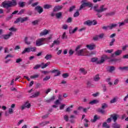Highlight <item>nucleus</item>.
I'll use <instances>...</instances> for the list:
<instances>
[{
    "instance_id": "obj_1",
    "label": "nucleus",
    "mask_w": 128,
    "mask_h": 128,
    "mask_svg": "<svg viewBox=\"0 0 128 128\" xmlns=\"http://www.w3.org/2000/svg\"><path fill=\"white\" fill-rule=\"evenodd\" d=\"M12 2L5 0L2 2L1 6L5 8H8L12 6H16L18 3L16 0H12Z\"/></svg>"
},
{
    "instance_id": "obj_2",
    "label": "nucleus",
    "mask_w": 128,
    "mask_h": 128,
    "mask_svg": "<svg viewBox=\"0 0 128 128\" xmlns=\"http://www.w3.org/2000/svg\"><path fill=\"white\" fill-rule=\"evenodd\" d=\"M82 4L80 6L79 10H82L86 6H89V8H92V4L90 2H88L86 0H82L81 1Z\"/></svg>"
},
{
    "instance_id": "obj_3",
    "label": "nucleus",
    "mask_w": 128,
    "mask_h": 128,
    "mask_svg": "<svg viewBox=\"0 0 128 128\" xmlns=\"http://www.w3.org/2000/svg\"><path fill=\"white\" fill-rule=\"evenodd\" d=\"M36 47L26 48L22 52V54H24L26 52H36Z\"/></svg>"
},
{
    "instance_id": "obj_4",
    "label": "nucleus",
    "mask_w": 128,
    "mask_h": 128,
    "mask_svg": "<svg viewBox=\"0 0 128 128\" xmlns=\"http://www.w3.org/2000/svg\"><path fill=\"white\" fill-rule=\"evenodd\" d=\"M46 40V38H40L36 40V46H40L42 44H44V42Z\"/></svg>"
},
{
    "instance_id": "obj_5",
    "label": "nucleus",
    "mask_w": 128,
    "mask_h": 128,
    "mask_svg": "<svg viewBox=\"0 0 128 128\" xmlns=\"http://www.w3.org/2000/svg\"><path fill=\"white\" fill-rule=\"evenodd\" d=\"M96 6H94V8L96 12H105L108 10V7L104 5H102L100 6L99 9H96Z\"/></svg>"
},
{
    "instance_id": "obj_6",
    "label": "nucleus",
    "mask_w": 128,
    "mask_h": 128,
    "mask_svg": "<svg viewBox=\"0 0 128 128\" xmlns=\"http://www.w3.org/2000/svg\"><path fill=\"white\" fill-rule=\"evenodd\" d=\"M98 24V22L96 20L93 21L90 20H88L84 22V24H86V26H96Z\"/></svg>"
},
{
    "instance_id": "obj_7",
    "label": "nucleus",
    "mask_w": 128,
    "mask_h": 128,
    "mask_svg": "<svg viewBox=\"0 0 128 128\" xmlns=\"http://www.w3.org/2000/svg\"><path fill=\"white\" fill-rule=\"evenodd\" d=\"M28 20V17L24 18H20L16 19V21H14V24H18V22H26Z\"/></svg>"
},
{
    "instance_id": "obj_8",
    "label": "nucleus",
    "mask_w": 128,
    "mask_h": 128,
    "mask_svg": "<svg viewBox=\"0 0 128 128\" xmlns=\"http://www.w3.org/2000/svg\"><path fill=\"white\" fill-rule=\"evenodd\" d=\"M14 108H16V104H11L10 108H9L8 110V113L9 114H14Z\"/></svg>"
},
{
    "instance_id": "obj_9",
    "label": "nucleus",
    "mask_w": 128,
    "mask_h": 128,
    "mask_svg": "<svg viewBox=\"0 0 128 128\" xmlns=\"http://www.w3.org/2000/svg\"><path fill=\"white\" fill-rule=\"evenodd\" d=\"M50 32V30L44 29L40 34V36H46V34H48Z\"/></svg>"
},
{
    "instance_id": "obj_10",
    "label": "nucleus",
    "mask_w": 128,
    "mask_h": 128,
    "mask_svg": "<svg viewBox=\"0 0 128 128\" xmlns=\"http://www.w3.org/2000/svg\"><path fill=\"white\" fill-rule=\"evenodd\" d=\"M107 58H108V56L104 55L101 57V59L100 60L97 61L96 64H102V62H104V61Z\"/></svg>"
},
{
    "instance_id": "obj_11",
    "label": "nucleus",
    "mask_w": 128,
    "mask_h": 128,
    "mask_svg": "<svg viewBox=\"0 0 128 128\" xmlns=\"http://www.w3.org/2000/svg\"><path fill=\"white\" fill-rule=\"evenodd\" d=\"M86 48H87L88 50H94V48H96V44H88L86 45Z\"/></svg>"
},
{
    "instance_id": "obj_12",
    "label": "nucleus",
    "mask_w": 128,
    "mask_h": 128,
    "mask_svg": "<svg viewBox=\"0 0 128 128\" xmlns=\"http://www.w3.org/2000/svg\"><path fill=\"white\" fill-rule=\"evenodd\" d=\"M32 38H30L26 37L24 38L25 44H28V45L30 44V43L32 42Z\"/></svg>"
},
{
    "instance_id": "obj_13",
    "label": "nucleus",
    "mask_w": 128,
    "mask_h": 128,
    "mask_svg": "<svg viewBox=\"0 0 128 128\" xmlns=\"http://www.w3.org/2000/svg\"><path fill=\"white\" fill-rule=\"evenodd\" d=\"M12 36V32H10L8 34H4V35H2V37L3 38H4V40H8V38H10V36Z\"/></svg>"
},
{
    "instance_id": "obj_14",
    "label": "nucleus",
    "mask_w": 128,
    "mask_h": 128,
    "mask_svg": "<svg viewBox=\"0 0 128 128\" xmlns=\"http://www.w3.org/2000/svg\"><path fill=\"white\" fill-rule=\"evenodd\" d=\"M35 10H36V12H38V14H42V12H44V9H42V7H40V6H37L35 8Z\"/></svg>"
},
{
    "instance_id": "obj_15",
    "label": "nucleus",
    "mask_w": 128,
    "mask_h": 128,
    "mask_svg": "<svg viewBox=\"0 0 128 128\" xmlns=\"http://www.w3.org/2000/svg\"><path fill=\"white\" fill-rule=\"evenodd\" d=\"M51 72H52V74H56L54 75V76H58L60 74V72L58 70H54Z\"/></svg>"
},
{
    "instance_id": "obj_16",
    "label": "nucleus",
    "mask_w": 128,
    "mask_h": 128,
    "mask_svg": "<svg viewBox=\"0 0 128 128\" xmlns=\"http://www.w3.org/2000/svg\"><path fill=\"white\" fill-rule=\"evenodd\" d=\"M60 40L57 39L56 40H55L54 41L53 44L50 46V48H53L54 46H58L60 44Z\"/></svg>"
},
{
    "instance_id": "obj_17",
    "label": "nucleus",
    "mask_w": 128,
    "mask_h": 128,
    "mask_svg": "<svg viewBox=\"0 0 128 128\" xmlns=\"http://www.w3.org/2000/svg\"><path fill=\"white\" fill-rule=\"evenodd\" d=\"M62 8V6H57L54 7L53 10L54 12H58V10H60Z\"/></svg>"
},
{
    "instance_id": "obj_18",
    "label": "nucleus",
    "mask_w": 128,
    "mask_h": 128,
    "mask_svg": "<svg viewBox=\"0 0 128 128\" xmlns=\"http://www.w3.org/2000/svg\"><path fill=\"white\" fill-rule=\"evenodd\" d=\"M86 51V48H83L78 51H76L78 56H84V52Z\"/></svg>"
},
{
    "instance_id": "obj_19",
    "label": "nucleus",
    "mask_w": 128,
    "mask_h": 128,
    "mask_svg": "<svg viewBox=\"0 0 128 128\" xmlns=\"http://www.w3.org/2000/svg\"><path fill=\"white\" fill-rule=\"evenodd\" d=\"M122 52V50H117L116 51L114 52V54H112V56H114V54L116 56H120Z\"/></svg>"
},
{
    "instance_id": "obj_20",
    "label": "nucleus",
    "mask_w": 128,
    "mask_h": 128,
    "mask_svg": "<svg viewBox=\"0 0 128 128\" xmlns=\"http://www.w3.org/2000/svg\"><path fill=\"white\" fill-rule=\"evenodd\" d=\"M100 116L98 115H95L94 117V119H92L90 121L92 122H96V120H100Z\"/></svg>"
},
{
    "instance_id": "obj_21",
    "label": "nucleus",
    "mask_w": 128,
    "mask_h": 128,
    "mask_svg": "<svg viewBox=\"0 0 128 128\" xmlns=\"http://www.w3.org/2000/svg\"><path fill=\"white\" fill-rule=\"evenodd\" d=\"M118 100V97L115 96L110 100V104H114Z\"/></svg>"
},
{
    "instance_id": "obj_22",
    "label": "nucleus",
    "mask_w": 128,
    "mask_h": 128,
    "mask_svg": "<svg viewBox=\"0 0 128 128\" xmlns=\"http://www.w3.org/2000/svg\"><path fill=\"white\" fill-rule=\"evenodd\" d=\"M106 70L109 72H112L116 70V68H114V66H108L106 68Z\"/></svg>"
},
{
    "instance_id": "obj_23",
    "label": "nucleus",
    "mask_w": 128,
    "mask_h": 128,
    "mask_svg": "<svg viewBox=\"0 0 128 128\" xmlns=\"http://www.w3.org/2000/svg\"><path fill=\"white\" fill-rule=\"evenodd\" d=\"M50 62H48L45 64H44V63L42 62L41 64V66H42V68H46V66H50Z\"/></svg>"
},
{
    "instance_id": "obj_24",
    "label": "nucleus",
    "mask_w": 128,
    "mask_h": 128,
    "mask_svg": "<svg viewBox=\"0 0 128 128\" xmlns=\"http://www.w3.org/2000/svg\"><path fill=\"white\" fill-rule=\"evenodd\" d=\"M113 120H114V122H116V120H118V114H113L111 116Z\"/></svg>"
},
{
    "instance_id": "obj_25",
    "label": "nucleus",
    "mask_w": 128,
    "mask_h": 128,
    "mask_svg": "<svg viewBox=\"0 0 128 128\" xmlns=\"http://www.w3.org/2000/svg\"><path fill=\"white\" fill-rule=\"evenodd\" d=\"M52 8V6L50 4H46L44 6V8L45 10H48L50 8Z\"/></svg>"
},
{
    "instance_id": "obj_26",
    "label": "nucleus",
    "mask_w": 128,
    "mask_h": 128,
    "mask_svg": "<svg viewBox=\"0 0 128 128\" xmlns=\"http://www.w3.org/2000/svg\"><path fill=\"white\" fill-rule=\"evenodd\" d=\"M89 104H98V100H93L90 101Z\"/></svg>"
},
{
    "instance_id": "obj_27",
    "label": "nucleus",
    "mask_w": 128,
    "mask_h": 128,
    "mask_svg": "<svg viewBox=\"0 0 128 128\" xmlns=\"http://www.w3.org/2000/svg\"><path fill=\"white\" fill-rule=\"evenodd\" d=\"M116 26H118V24H113L109 26V28H110V30H112V28H116Z\"/></svg>"
},
{
    "instance_id": "obj_28",
    "label": "nucleus",
    "mask_w": 128,
    "mask_h": 128,
    "mask_svg": "<svg viewBox=\"0 0 128 128\" xmlns=\"http://www.w3.org/2000/svg\"><path fill=\"white\" fill-rule=\"evenodd\" d=\"M78 27H76L74 30L70 29L69 31L70 34H74L76 30H78Z\"/></svg>"
},
{
    "instance_id": "obj_29",
    "label": "nucleus",
    "mask_w": 128,
    "mask_h": 128,
    "mask_svg": "<svg viewBox=\"0 0 128 128\" xmlns=\"http://www.w3.org/2000/svg\"><path fill=\"white\" fill-rule=\"evenodd\" d=\"M80 72H81V74H86V70L84 68H80Z\"/></svg>"
},
{
    "instance_id": "obj_30",
    "label": "nucleus",
    "mask_w": 128,
    "mask_h": 128,
    "mask_svg": "<svg viewBox=\"0 0 128 128\" xmlns=\"http://www.w3.org/2000/svg\"><path fill=\"white\" fill-rule=\"evenodd\" d=\"M40 92H36L34 94L32 95L30 98H38V96H40Z\"/></svg>"
},
{
    "instance_id": "obj_31",
    "label": "nucleus",
    "mask_w": 128,
    "mask_h": 128,
    "mask_svg": "<svg viewBox=\"0 0 128 128\" xmlns=\"http://www.w3.org/2000/svg\"><path fill=\"white\" fill-rule=\"evenodd\" d=\"M74 108V105H71L70 106L66 108V112H72V109L70 108Z\"/></svg>"
},
{
    "instance_id": "obj_32",
    "label": "nucleus",
    "mask_w": 128,
    "mask_h": 128,
    "mask_svg": "<svg viewBox=\"0 0 128 128\" xmlns=\"http://www.w3.org/2000/svg\"><path fill=\"white\" fill-rule=\"evenodd\" d=\"M52 58V54H46L44 57V58L46 60H50Z\"/></svg>"
},
{
    "instance_id": "obj_33",
    "label": "nucleus",
    "mask_w": 128,
    "mask_h": 128,
    "mask_svg": "<svg viewBox=\"0 0 128 128\" xmlns=\"http://www.w3.org/2000/svg\"><path fill=\"white\" fill-rule=\"evenodd\" d=\"M94 80L95 82H98L100 80V78L98 75H96L94 76Z\"/></svg>"
},
{
    "instance_id": "obj_34",
    "label": "nucleus",
    "mask_w": 128,
    "mask_h": 128,
    "mask_svg": "<svg viewBox=\"0 0 128 128\" xmlns=\"http://www.w3.org/2000/svg\"><path fill=\"white\" fill-rule=\"evenodd\" d=\"M18 4L20 8H24L26 6V2H20Z\"/></svg>"
},
{
    "instance_id": "obj_35",
    "label": "nucleus",
    "mask_w": 128,
    "mask_h": 128,
    "mask_svg": "<svg viewBox=\"0 0 128 128\" xmlns=\"http://www.w3.org/2000/svg\"><path fill=\"white\" fill-rule=\"evenodd\" d=\"M62 12H58L56 14V18H60L62 16Z\"/></svg>"
},
{
    "instance_id": "obj_36",
    "label": "nucleus",
    "mask_w": 128,
    "mask_h": 128,
    "mask_svg": "<svg viewBox=\"0 0 128 128\" xmlns=\"http://www.w3.org/2000/svg\"><path fill=\"white\" fill-rule=\"evenodd\" d=\"M38 76H40V74H36L33 76H30V78H38Z\"/></svg>"
},
{
    "instance_id": "obj_37",
    "label": "nucleus",
    "mask_w": 128,
    "mask_h": 128,
    "mask_svg": "<svg viewBox=\"0 0 128 128\" xmlns=\"http://www.w3.org/2000/svg\"><path fill=\"white\" fill-rule=\"evenodd\" d=\"M112 126L114 128H120V126L116 124H113Z\"/></svg>"
},
{
    "instance_id": "obj_38",
    "label": "nucleus",
    "mask_w": 128,
    "mask_h": 128,
    "mask_svg": "<svg viewBox=\"0 0 128 128\" xmlns=\"http://www.w3.org/2000/svg\"><path fill=\"white\" fill-rule=\"evenodd\" d=\"M119 70H128V66L120 67Z\"/></svg>"
},
{
    "instance_id": "obj_39",
    "label": "nucleus",
    "mask_w": 128,
    "mask_h": 128,
    "mask_svg": "<svg viewBox=\"0 0 128 128\" xmlns=\"http://www.w3.org/2000/svg\"><path fill=\"white\" fill-rule=\"evenodd\" d=\"M124 24H125V23L124 22H118V26L119 28L123 26H124Z\"/></svg>"
},
{
    "instance_id": "obj_40",
    "label": "nucleus",
    "mask_w": 128,
    "mask_h": 128,
    "mask_svg": "<svg viewBox=\"0 0 128 128\" xmlns=\"http://www.w3.org/2000/svg\"><path fill=\"white\" fill-rule=\"evenodd\" d=\"M50 76H46L43 79V80H44V82H46V80H50Z\"/></svg>"
},
{
    "instance_id": "obj_41",
    "label": "nucleus",
    "mask_w": 128,
    "mask_h": 128,
    "mask_svg": "<svg viewBox=\"0 0 128 128\" xmlns=\"http://www.w3.org/2000/svg\"><path fill=\"white\" fill-rule=\"evenodd\" d=\"M80 16V12L76 11L74 14V18H78Z\"/></svg>"
},
{
    "instance_id": "obj_42",
    "label": "nucleus",
    "mask_w": 128,
    "mask_h": 128,
    "mask_svg": "<svg viewBox=\"0 0 128 128\" xmlns=\"http://www.w3.org/2000/svg\"><path fill=\"white\" fill-rule=\"evenodd\" d=\"M56 97L54 96H52L50 99L46 100L47 102H50L52 100H54Z\"/></svg>"
},
{
    "instance_id": "obj_43",
    "label": "nucleus",
    "mask_w": 128,
    "mask_h": 128,
    "mask_svg": "<svg viewBox=\"0 0 128 128\" xmlns=\"http://www.w3.org/2000/svg\"><path fill=\"white\" fill-rule=\"evenodd\" d=\"M24 104H25V106L27 108H30L31 106L30 104L28 103V102H26Z\"/></svg>"
},
{
    "instance_id": "obj_44",
    "label": "nucleus",
    "mask_w": 128,
    "mask_h": 128,
    "mask_svg": "<svg viewBox=\"0 0 128 128\" xmlns=\"http://www.w3.org/2000/svg\"><path fill=\"white\" fill-rule=\"evenodd\" d=\"M114 42H116V39L112 38L111 42L110 43V46H114Z\"/></svg>"
},
{
    "instance_id": "obj_45",
    "label": "nucleus",
    "mask_w": 128,
    "mask_h": 128,
    "mask_svg": "<svg viewBox=\"0 0 128 128\" xmlns=\"http://www.w3.org/2000/svg\"><path fill=\"white\" fill-rule=\"evenodd\" d=\"M22 62V59L19 58L16 60V64H20V62Z\"/></svg>"
},
{
    "instance_id": "obj_46",
    "label": "nucleus",
    "mask_w": 128,
    "mask_h": 128,
    "mask_svg": "<svg viewBox=\"0 0 128 128\" xmlns=\"http://www.w3.org/2000/svg\"><path fill=\"white\" fill-rule=\"evenodd\" d=\"M62 76L64 78H68V73L64 74H62Z\"/></svg>"
},
{
    "instance_id": "obj_47",
    "label": "nucleus",
    "mask_w": 128,
    "mask_h": 128,
    "mask_svg": "<svg viewBox=\"0 0 128 128\" xmlns=\"http://www.w3.org/2000/svg\"><path fill=\"white\" fill-rule=\"evenodd\" d=\"M103 128H110V126H108L106 122H104L103 124Z\"/></svg>"
},
{
    "instance_id": "obj_48",
    "label": "nucleus",
    "mask_w": 128,
    "mask_h": 128,
    "mask_svg": "<svg viewBox=\"0 0 128 128\" xmlns=\"http://www.w3.org/2000/svg\"><path fill=\"white\" fill-rule=\"evenodd\" d=\"M114 52V50L112 49L104 50L105 52H108V54H112V52Z\"/></svg>"
},
{
    "instance_id": "obj_49",
    "label": "nucleus",
    "mask_w": 128,
    "mask_h": 128,
    "mask_svg": "<svg viewBox=\"0 0 128 128\" xmlns=\"http://www.w3.org/2000/svg\"><path fill=\"white\" fill-rule=\"evenodd\" d=\"M102 108L104 109L106 108H108V104L106 103H104L102 104Z\"/></svg>"
},
{
    "instance_id": "obj_50",
    "label": "nucleus",
    "mask_w": 128,
    "mask_h": 128,
    "mask_svg": "<svg viewBox=\"0 0 128 128\" xmlns=\"http://www.w3.org/2000/svg\"><path fill=\"white\" fill-rule=\"evenodd\" d=\"M91 62H98V58H93L91 59Z\"/></svg>"
},
{
    "instance_id": "obj_51",
    "label": "nucleus",
    "mask_w": 128,
    "mask_h": 128,
    "mask_svg": "<svg viewBox=\"0 0 128 128\" xmlns=\"http://www.w3.org/2000/svg\"><path fill=\"white\" fill-rule=\"evenodd\" d=\"M40 68V64H36L35 66L34 67V70H38V68Z\"/></svg>"
},
{
    "instance_id": "obj_52",
    "label": "nucleus",
    "mask_w": 128,
    "mask_h": 128,
    "mask_svg": "<svg viewBox=\"0 0 128 128\" xmlns=\"http://www.w3.org/2000/svg\"><path fill=\"white\" fill-rule=\"evenodd\" d=\"M64 118L66 122H68V115H64Z\"/></svg>"
},
{
    "instance_id": "obj_53",
    "label": "nucleus",
    "mask_w": 128,
    "mask_h": 128,
    "mask_svg": "<svg viewBox=\"0 0 128 128\" xmlns=\"http://www.w3.org/2000/svg\"><path fill=\"white\" fill-rule=\"evenodd\" d=\"M93 40H100V38L98 37V35H96V36H94L93 38Z\"/></svg>"
},
{
    "instance_id": "obj_54",
    "label": "nucleus",
    "mask_w": 128,
    "mask_h": 128,
    "mask_svg": "<svg viewBox=\"0 0 128 128\" xmlns=\"http://www.w3.org/2000/svg\"><path fill=\"white\" fill-rule=\"evenodd\" d=\"M8 58H14V56L10 54H8L5 57V60Z\"/></svg>"
},
{
    "instance_id": "obj_55",
    "label": "nucleus",
    "mask_w": 128,
    "mask_h": 128,
    "mask_svg": "<svg viewBox=\"0 0 128 128\" xmlns=\"http://www.w3.org/2000/svg\"><path fill=\"white\" fill-rule=\"evenodd\" d=\"M119 82H120V80L118 79L115 80L114 81V86H116V84H118Z\"/></svg>"
},
{
    "instance_id": "obj_56",
    "label": "nucleus",
    "mask_w": 128,
    "mask_h": 128,
    "mask_svg": "<svg viewBox=\"0 0 128 128\" xmlns=\"http://www.w3.org/2000/svg\"><path fill=\"white\" fill-rule=\"evenodd\" d=\"M102 28L103 30H110V26H104Z\"/></svg>"
},
{
    "instance_id": "obj_57",
    "label": "nucleus",
    "mask_w": 128,
    "mask_h": 128,
    "mask_svg": "<svg viewBox=\"0 0 128 128\" xmlns=\"http://www.w3.org/2000/svg\"><path fill=\"white\" fill-rule=\"evenodd\" d=\"M68 25H66V24L62 25V28L63 30H68Z\"/></svg>"
},
{
    "instance_id": "obj_58",
    "label": "nucleus",
    "mask_w": 128,
    "mask_h": 128,
    "mask_svg": "<svg viewBox=\"0 0 128 128\" xmlns=\"http://www.w3.org/2000/svg\"><path fill=\"white\" fill-rule=\"evenodd\" d=\"M62 38L64 40V38H66L68 36H66V32H64L63 34L62 35Z\"/></svg>"
},
{
    "instance_id": "obj_59",
    "label": "nucleus",
    "mask_w": 128,
    "mask_h": 128,
    "mask_svg": "<svg viewBox=\"0 0 128 128\" xmlns=\"http://www.w3.org/2000/svg\"><path fill=\"white\" fill-rule=\"evenodd\" d=\"M98 36L99 38H102L104 36V34L103 33L101 34L98 35Z\"/></svg>"
},
{
    "instance_id": "obj_60",
    "label": "nucleus",
    "mask_w": 128,
    "mask_h": 128,
    "mask_svg": "<svg viewBox=\"0 0 128 128\" xmlns=\"http://www.w3.org/2000/svg\"><path fill=\"white\" fill-rule=\"evenodd\" d=\"M64 106H66V104H62L61 106H60V110H64Z\"/></svg>"
},
{
    "instance_id": "obj_61",
    "label": "nucleus",
    "mask_w": 128,
    "mask_h": 128,
    "mask_svg": "<svg viewBox=\"0 0 128 128\" xmlns=\"http://www.w3.org/2000/svg\"><path fill=\"white\" fill-rule=\"evenodd\" d=\"M38 20H34V21H33V22H32V24L34 26H36V24H38Z\"/></svg>"
},
{
    "instance_id": "obj_62",
    "label": "nucleus",
    "mask_w": 128,
    "mask_h": 128,
    "mask_svg": "<svg viewBox=\"0 0 128 128\" xmlns=\"http://www.w3.org/2000/svg\"><path fill=\"white\" fill-rule=\"evenodd\" d=\"M98 112H101V114H104L106 112V111L102 109H98Z\"/></svg>"
},
{
    "instance_id": "obj_63",
    "label": "nucleus",
    "mask_w": 128,
    "mask_h": 128,
    "mask_svg": "<svg viewBox=\"0 0 128 128\" xmlns=\"http://www.w3.org/2000/svg\"><path fill=\"white\" fill-rule=\"evenodd\" d=\"M80 48H82V45H79L76 48V52H78Z\"/></svg>"
},
{
    "instance_id": "obj_64",
    "label": "nucleus",
    "mask_w": 128,
    "mask_h": 128,
    "mask_svg": "<svg viewBox=\"0 0 128 128\" xmlns=\"http://www.w3.org/2000/svg\"><path fill=\"white\" fill-rule=\"evenodd\" d=\"M128 98V93L126 94V96L124 98V102H126Z\"/></svg>"
}]
</instances>
